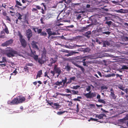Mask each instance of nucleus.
<instances>
[{
	"instance_id": "21",
	"label": "nucleus",
	"mask_w": 128,
	"mask_h": 128,
	"mask_svg": "<svg viewBox=\"0 0 128 128\" xmlns=\"http://www.w3.org/2000/svg\"><path fill=\"white\" fill-rule=\"evenodd\" d=\"M54 105L56 106L55 108L56 109H58L61 107L58 104V103H54Z\"/></svg>"
},
{
	"instance_id": "62",
	"label": "nucleus",
	"mask_w": 128,
	"mask_h": 128,
	"mask_svg": "<svg viewBox=\"0 0 128 128\" xmlns=\"http://www.w3.org/2000/svg\"><path fill=\"white\" fill-rule=\"evenodd\" d=\"M16 69L15 70H14L13 72V73L14 74V75H15L16 74V73L17 72V71H16Z\"/></svg>"
},
{
	"instance_id": "15",
	"label": "nucleus",
	"mask_w": 128,
	"mask_h": 128,
	"mask_svg": "<svg viewBox=\"0 0 128 128\" xmlns=\"http://www.w3.org/2000/svg\"><path fill=\"white\" fill-rule=\"evenodd\" d=\"M76 77L74 76L72 77H70L69 80V81L67 82V84L70 83L72 81H75Z\"/></svg>"
},
{
	"instance_id": "33",
	"label": "nucleus",
	"mask_w": 128,
	"mask_h": 128,
	"mask_svg": "<svg viewBox=\"0 0 128 128\" xmlns=\"http://www.w3.org/2000/svg\"><path fill=\"white\" fill-rule=\"evenodd\" d=\"M124 10L122 9H121L119 10H116V12H117L121 13H125V12H124L122 11V10Z\"/></svg>"
},
{
	"instance_id": "23",
	"label": "nucleus",
	"mask_w": 128,
	"mask_h": 128,
	"mask_svg": "<svg viewBox=\"0 0 128 128\" xmlns=\"http://www.w3.org/2000/svg\"><path fill=\"white\" fill-rule=\"evenodd\" d=\"M2 60L0 61V63H2V62L4 63L5 62H7V61L6 57H3L2 58Z\"/></svg>"
},
{
	"instance_id": "57",
	"label": "nucleus",
	"mask_w": 128,
	"mask_h": 128,
	"mask_svg": "<svg viewBox=\"0 0 128 128\" xmlns=\"http://www.w3.org/2000/svg\"><path fill=\"white\" fill-rule=\"evenodd\" d=\"M26 65L28 66H32L33 65V64L32 63H28L26 64Z\"/></svg>"
},
{
	"instance_id": "6",
	"label": "nucleus",
	"mask_w": 128,
	"mask_h": 128,
	"mask_svg": "<svg viewBox=\"0 0 128 128\" xmlns=\"http://www.w3.org/2000/svg\"><path fill=\"white\" fill-rule=\"evenodd\" d=\"M13 40L10 39L9 40L6 41L5 42L2 44V46H7L12 44L13 42Z\"/></svg>"
},
{
	"instance_id": "45",
	"label": "nucleus",
	"mask_w": 128,
	"mask_h": 128,
	"mask_svg": "<svg viewBox=\"0 0 128 128\" xmlns=\"http://www.w3.org/2000/svg\"><path fill=\"white\" fill-rule=\"evenodd\" d=\"M6 20L9 21L10 22H11V20L9 16H6Z\"/></svg>"
},
{
	"instance_id": "14",
	"label": "nucleus",
	"mask_w": 128,
	"mask_h": 128,
	"mask_svg": "<svg viewBox=\"0 0 128 128\" xmlns=\"http://www.w3.org/2000/svg\"><path fill=\"white\" fill-rule=\"evenodd\" d=\"M91 34V32L90 31H88L86 32L84 34L85 36H86L87 38H89L90 37Z\"/></svg>"
},
{
	"instance_id": "39",
	"label": "nucleus",
	"mask_w": 128,
	"mask_h": 128,
	"mask_svg": "<svg viewBox=\"0 0 128 128\" xmlns=\"http://www.w3.org/2000/svg\"><path fill=\"white\" fill-rule=\"evenodd\" d=\"M67 80V78L66 77H65L64 80H62L64 85L65 84Z\"/></svg>"
},
{
	"instance_id": "29",
	"label": "nucleus",
	"mask_w": 128,
	"mask_h": 128,
	"mask_svg": "<svg viewBox=\"0 0 128 128\" xmlns=\"http://www.w3.org/2000/svg\"><path fill=\"white\" fill-rule=\"evenodd\" d=\"M46 30L48 34H51L52 33V32L51 31V28H49L46 29Z\"/></svg>"
},
{
	"instance_id": "4",
	"label": "nucleus",
	"mask_w": 128,
	"mask_h": 128,
	"mask_svg": "<svg viewBox=\"0 0 128 128\" xmlns=\"http://www.w3.org/2000/svg\"><path fill=\"white\" fill-rule=\"evenodd\" d=\"M84 96L88 98H91L96 96V94L95 92H91L90 91L88 93L84 94Z\"/></svg>"
},
{
	"instance_id": "46",
	"label": "nucleus",
	"mask_w": 128,
	"mask_h": 128,
	"mask_svg": "<svg viewBox=\"0 0 128 128\" xmlns=\"http://www.w3.org/2000/svg\"><path fill=\"white\" fill-rule=\"evenodd\" d=\"M60 34L58 32H52V35H59Z\"/></svg>"
},
{
	"instance_id": "28",
	"label": "nucleus",
	"mask_w": 128,
	"mask_h": 128,
	"mask_svg": "<svg viewBox=\"0 0 128 128\" xmlns=\"http://www.w3.org/2000/svg\"><path fill=\"white\" fill-rule=\"evenodd\" d=\"M65 68L68 72L70 71L71 69L70 66L68 64H67Z\"/></svg>"
},
{
	"instance_id": "16",
	"label": "nucleus",
	"mask_w": 128,
	"mask_h": 128,
	"mask_svg": "<svg viewBox=\"0 0 128 128\" xmlns=\"http://www.w3.org/2000/svg\"><path fill=\"white\" fill-rule=\"evenodd\" d=\"M32 45L33 48H35L36 49H37L38 50L39 49V48L34 41H33L32 42Z\"/></svg>"
},
{
	"instance_id": "3",
	"label": "nucleus",
	"mask_w": 128,
	"mask_h": 128,
	"mask_svg": "<svg viewBox=\"0 0 128 128\" xmlns=\"http://www.w3.org/2000/svg\"><path fill=\"white\" fill-rule=\"evenodd\" d=\"M50 73L52 74L53 76H54L55 74H58L57 77H58L60 75L62 72L61 68L57 66L56 65L54 66L53 70L50 71Z\"/></svg>"
},
{
	"instance_id": "5",
	"label": "nucleus",
	"mask_w": 128,
	"mask_h": 128,
	"mask_svg": "<svg viewBox=\"0 0 128 128\" xmlns=\"http://www.w3.org/2000/svg\"><path fill=\"white\" fill-rule=\"evenodd\" d=\"M30 50L31 51L30 53V56L33 58L36 61H37L38 59V55L36 54V52L35 51L32 50L31 48Z\"/></svg>"
},
{
	"instance_id": "26",
	"label": "nucleus",
	"mask_w": 128,
	"mask_h": 128,
	"mask_svg": "<svg viewBox=\"0 0 128 128\" xmlns=\"http://www.w3.org/2000/svg\"><path fill=\"white\" fill-rule=\"evenodd\" d=\"M128 119V118L127 117H125L122 119H120V122H124L126 120H127Z\"/></svg>"
},
{
	"instance_id": "18",
	"label": "nucleus",
	"mask_w": 128,
	"mask_h": 128,
	"mask_svg": "<svg viewBox=\"0 0 128 128\" xmlns=\"http://www.w3.org/2000/svg\"><path fill=\"white\" fill-rule=\"evenodd\" d=\"M42 56H44V57H45L46 56V50L45 49V47H44L43 48V50L42 51Z\"/></svg>"
},
{
	"instance_id": "24",
	"label": "nucleus",
	"mask_w": 128,
	"mask_h": 128,
	"mask_svg": "<svg viewBox=\"0 0 128 128\" xmlns=\"http://www.w3.org/2000/svg\"><path fill=\"white\" fill-rule=\"evenodd\" d=\"M4 24L5 26L4 30L6 34H8L9 33V32L8 29V28L5 24Z\"/></svg>"
},
{
	"instance_id": "17",
	"label": "nucleus",
	"mask_w": 128,
	"mask_h": 128,
	"mask_svg": "<svg viewBox=\"0 0 128 128\" xmlns=\"http://www.w3.org/2000/svg\"><path fill=\"white\" fill-rule=\"evenodd\" d=\"M42 70H40L39 71L37 74L36 79H37L38 77L40 78L41 77V75L42 74Z\"/></svg>"
},
{
	"instance_id": "37",
	"label": "nucleus",
	"mask_w": 128,
	"mask_h": 128,
	"mask_svg": "<svg viewBox=\"0 0 128 128\" xmlns=\"http://www.w3.org/2000/svg\"><path fill=\"white\" fill-rule=\"evenodd\" d=\"M108 88V87L106 86H101V90H103L104 89H107Z\"/></svg>"
},
{
	"instance_id": "51",
	"label": "nucleus",
	"mask_w": 128,
	"mask_h": 128,
	"mask_svg": "<svg viewBox=\"0 0 128 128\" xmlns=\"http://www.w3.org/2000/svg\"><path fill=\"white\" fill-rule=\"evenodd\" d=\"M90 120H92L94 121H97L98 119H96L94 118H91Z\"/></svg>"
},
{
	"instance_id": "64",
	"label": "nucleus",
	"mask_w": 128,
	"mask_h": 128,
	"mask_svg": "<svg viewBox=\"0 0 128 128\" xmlns=\"http://www.w3.org/2000/svg\"><path fill=\"white\" fill-rule=\"evenodd\" d=\"M44 76H47V78H50V77L48 75L47 73L46 72H45L44 73Z\"/></svg>"
},
{
	"instance_id": "55",
	"label": "nucleus",
	"mask_w": 128,
	"mask_h": 128,
	"mask_svg": "<svg viewBox=\"0 0 128 128\" xmlns=\"http://www.w3.org/2000/svg\"><path fill=\"white\" fill-rule=\"evenodd\" d=\"M41 23L42 24H44V22H43V18H41L40 19Z\"/></svg>"
},
{
	"instance_id": "22",
	"label": "nucleus",
	"mask_w": 128,
	"mask_h": 128,
	"mask_svg": "<svg viewBox=\"0 0 128 128\" xmlns=\"http://www.w3.org/2000/svg\"><path fill=\"white\" fill-rule=\"evenodd\" d=\"M86 60V59H84L82 60V62L83 63V65L84 66H88V65H86V64L88 63V62H85V60Z\"/></svg>"
},
{
	"instance_id": "47",
	"label": "nucleus",
	"mask_w": 128,
	"mask_h": 128,
	"mask_svg": "<svg viewBox=\"0 0 128 128\" xmlns=\"http://www.w3.org/2000/svg\"><path fill=\"white\" fill-rule=\"evenodd\" d=\"M66 92L67 93H72L71 91L69 89H66Z\"/></svg>"
},
{
	"instance_id": "36",
	"label": "nucleus",
	"mask_w": 128,
	"mask_h": 128,
	"mask_svg": "<svg viewBox=\"0 0 128 128\" xmlns=\"http://www.w3.org/2000/svg\"><path fill=\"white\" fill-rule=\"evenodd\" d=\"M121 69L122 70H127L128 69V67L126 65H124L122 66Z\"/></svg>"
},
{
	"instance_id": "2",
	"label": "nucleus",
	"mask_w": 128,
	"mask_h": 128,
	"mask_svg": "<svg viewBox=\"0 0 128 128\" xmlns=\"http://www.w3.org/2000/svg\"><path fill=\"white\" fill-rule=\"evenodd\" d=\"M4 52L5 54L9 57H14V55L17 54V52L10 47L6 48Z\"/></svg>"
},
{
	"instance_id": "27",
	"label": "nucleus",
	"mask_w": 128,
	"mask_h": 128,
	"mask_svg": "<svg viewBox=\"0 0 128 128\" xmlns=\"http://www.w3.org/2000/svg\"><path fill=\"white\" fill-rule=\"evenodd\" d=\"M105 24H108V26L110 27L112 23V22L111 21H106L105 23Z\"/></svg>"
},
{
	"instance_id": "13",
	"label": "nucleus",
	"mask_w": 128,
	"mask_h": 128,
	"mask_svg": "<svg viewBox=\"0 0 128 128\" xmlns=\"http://www.w3.org/2000/svg\"><path fill=\"white\" fill-rule=\"evenodd\" d=\"M104 114H101L99 115L97 114L96 116V117L100 119H102L104 116H105Z\"/></svg>"
},
{
	"instance_id": "10",
	"label": "nucleus",
	"mask_w": 128,
	"mask_h": 128,
	"mask_svg": "<svg viewBox=\"0 0 128 128\" xmlns=\"http://www.w3.org/2000/svg\"><path fill=\"white\" fill-rule=\"evenodd\" d=\"M42 29L41 28H39L38 30V34H40V35L43 36L44 37H46L47 36V34L44 31L42 32Z\"/></svg>"
},
{
	"instance_id": "30",
	"label": "nucleus",
	"mask_w": 128,
	"mask_h": 128,
	"mask_svg": "<svg viewBox=\"0 0 128 128\" xmlns=\"http://www.w3.org/2000/svg\"><path fill=\"white\" fill-rule=\"evenodd\" d=\"M82 97L81 96H78L77 98H75L73 99V100L75 101H78L79 102H80V100L79 99H82Z\"/></svg>"
},
{
	"instance_id": "43",
	"label": "nucleus",
	"mask_w": 128,
	"mask_h": 128,
	"mask_svg": "<svg viewBox=\"0 0 128 128\" xmlns=\"http://www.w3.org/2000/svg\"><path fill=\"white\" fill-rule=\"evenodd\" d=\"M32 12H36L37 13H38V12L37 9L36 8H33L32 9Z\"/></svg>"
},
{
	"instance_id": "35",
	"label": "nucleus",
	"mask_w": 128,
	"mask_h": 128,
	"mask_svg": "<svg viewBox=\"0 0 128 128\" xmlns=\"http://www.w3.org/2000/svg\"><path fill=\"white\" fill-rule=\"evenodd\" d=\"M18 36H19L20 37V39H21L22 38H22L23 36L22 34H21L20 32L19 31H18Z\"/></svg>"
},
{
	"instance_id": "40",
	"label": "nucleus",
	"mask_w": 128,
	"mask_h": 128,
	"mask_svg": "<svg viewBox=\"0 0 128 128\" xmlns=\"http://www.w3.org/2000/svg\"><path fill=\"white\" fill-rule=\"evenodd\" d=\"M65 112V111H64L63 112H57V114L58 115H61L62 114L64 113Z\"/></svg>"
},
{
	"instance_id": "50",
	"label": "nucleus",
	"mask_w": 128,
	"mask_h": 128,
	"mask_svg": "<svg viewBox=\"0 0 128 128\" xmlns=\"http://www.w3.org/2000/svg\"><path fill=\"white\" fill-rule=\"evenodd\" d=\"M74 64L77 67L79 68L80 66L78 65L76 63L74 62Z\"/></svg>"
},
{
	"instance_id": "38",
	"label": "nucleus",
	"mask_w": 128,
	"mask_h": 128,
	"mask_svg": "<svg viewBox=\"0 0 128 128\" xmlns=\"http://www.w3.org/2000/svg\"><path fill=\"white\" fill-rule=\"evenodd\" d=\"M111 32H110L108 31V32H102V34H106L107 35H109L110 34Z\"/></svg>"
},
{
	"instance_id": "11",
	"label": "nucleus",
	"mask_w": 128,
	"mask_h": 128,
	"mask_svg": "<svg viewBox=\"0 0 128 128\" xmlns=\"http://www.w3.org/2000/svg\"><path fill=\"white\" fill-rule=\"evenodd\" d=\"M78 53L79 52H76L75 50L72 51L70 52L69 54L65 55V56L68 57L73 55L74 54H78Z\"/></svg>"
},
{
	"instance_id": "58",
	"label": "nucleus",
	"mask_w": 128,
	"mask_h": 128,
	"mask_svg": "<svg viewBox=\"0 0 128 128\" xmlns=\"http://www.w3.org/2000/svg\"><path fill=\"white\" fill-rule=\"evenodd\" d=\"M116 75L117 77H119L120 78V77L122 76V75H120L118 74H116Z\"/></svg>"
},
{
	"instance_id": "25",
	"label": "nucleus",
	"mask_w": 128,
	"mask_h": 128,
	"mask_svg": "<svg viewBox=\"0 0 128 128\" xmlns=\"http://www.w3.org/2000/svg\"><path fill=\"white\" fill-rule=\"evenodd\" d=\"M24 22H26V23L27 24H29V22L28 21V19H26V15H24Z\"/></svg>"
},
{
	"instance_id": "52",
	"label": "nucleus",
	"mask_w": 128,
	"mask_h": 128,
	"mask_svg": "<svg viewBox=\"0 0 128 128\" xmlns=\"http://www.w3.org/2000/svg\"><path fill=\"white\" fill-rule=\"evenodd\" d=\"M91 89V88L90 86H88L86 88V90L87 91H89Z\"/></svg>"
},
{
	"instance_id": "19",
	"label": "nucleus",
	"mask_w": 128,
	"mask_h": 128,
	"mask_svg": "<svg viewBox=\"0 0 128 128\" xmlns=\"http://www.w3.org/2000/svg\"><path fill=\"white\" fill-rule=\"evenodd\" d=\"M30 28L34 30L35 32L36 33L37 32L38 33V30L39 29L38 28H34V26H32L30 27Z\"/></svg>"
},
{
	"instance_id": "9",
	"label": "nucleus",
	"mask_w": 128,
	"mask_h": 128,
	"mask_svg": "<svg viewBox=\"0 0 128 128\" xmlns=\"http://www.w3.org/2000/svg\"><path fill=\"white\" fill-rule=\"evenodd\" d=\"M22 46L23 48H25L27 46V42L24 38L19 39Z\"/></svg>"
},
{
	"instance_id": "1",
	"label": "nucleus",
	"mask_w": 128,
	"mask_h": 128,
	"mask_svg": "<svg viewBox=\"0 0 128 128\" xmlns=\"http://www.w3.org/2000/svg\"><path fill=\"white\" fill-rule=\"evenodd\" d=\"M26 100V98L22 96H20L14 98L12 101L8 100L7 102L8 104L12 105L22 103Z\"/></svg>"
},
{
	"instance_id": "49",
	"label": "nucleus",
	"mask_w": 128,
	"mask_h": 128,
	"mask_svg": "<svg viewBox=\"0 0 128 128\" xmlns=\"http://www.w3.org/2000/svg\"><path fill=\"white\" fill-rule=\"evenodd\" d=\"M79 105L78 104L76 105V111L78 112L79 110Z\"/></svg>"
},
{
	"instance_id": "7",
	"label": "nucleus",
	"mask_w": 128,
	"mask_h": 128,
	"mask_svg": "<svg viewBox=\"0 0 128 128\" xmlns=\"http://www.w3.org/2000/svg\"><path fill=\"white\" fill-rule=\"evenodd\" d=\"M38 63L42 65L44 64L46 62L45 57L42 56L40 58H38Z\"/></svg>"
},
{
	"instance_id": "61",
	"label": "nucleus",
	"mask_w": 128,
	"mask_h": 128,
	"mask_svg": "<svg viewBox=\"0 0 128 128\" xmlns=\"http://www.w3.org/2000/svg\"><path fill=\"white\" fill-rule=\"evenodd\" d=\"M100 98V95L99 94H98L96 97L98 99V100H100V99H101Z\"/></svg>"
},
{
	"instance_id": "63",
	"label": "nucleus",
	"mask_w": 128,
	"mask_h": 128,
	"mask_svg": "<svg viewBox=\"0 0 128 128\" xmlns=\"http://www.w3.org/2000/svg\"><path fill=\"white\" fill-rule=\"evenodd\" d=\"M83 50V49L82 48H81L78 49L77 50L78 51H82Z\"/></svg>"
},
{
	"instance_id": "20",
	"label": "nucleus",
	"mask_w": 128,
	"mask_h": 128,
	"mask_svg": "<svg viewBox=\"0 0 128 128\" xmlns=\"http://www.w3.org/2000/svg\"><path fill=\"white\" fill-rule=\"evenodd\" d=\"M107 28L105 27H104L99 28L98 30L99 32H104V31H106L107 30Z\"/></svg>"
},
{
	"instance_id": "56",
	"label": "nucleus",
	"mask_w": 128,
	"mask_h": 128,
	"mask_svg": "<svg viewBox=\"0 0 128 128\" xmlns=\"http://www.w3.org/2000/svg\"><path fill=\"white\" fill-rule=\"evenodd\" d=\"M54 85H56L57 86H60L59 84V82L58 81H57L55 83Z\"/></svg>"
},
{
	"instance_id": "41",
	"label": "nucleus",
	"mask_w": 128,
	"mask_h": 128,
	"mask_svg": "<svg viewBox=\"0 0 128 128\" xmlns=\"http://www.w3.org/2000/svg\"><path fill=\"white\" fill-rule=\"evenodd\" d=\"M16 4H17V5L20 6H22V4L18 1L17 0H16Z\"/></svg>"
},
{
	"instance_id": "42",
	"label": "nucleus",
	"mask_w": 128,
	"mask_h": 128,
	"mask_svg": "<svg viewBox=\"0 0 128 128\" xmlns=\"http://www.w3.org/2000/svg\"><path fill=\"white\" fill-rule=\"evenodd\" d=\"M80 87V86L78 85H77L76 86H73V88L75 90H76L78 88H79Z\"/></svg>"
},
{
	"instance_id": "60",
	"label": "nucleus",
	"mask_w": 128,
	"mask_h": 128,
	"mask_svg": "<svg viewBox=\"0 0 128 128\" xmlns=\"http://www.w3.org/2000/svg\"><path fill=\"white\" fill-rule=\"evenodd\" d=\"M6 66L5 64H0V66L2 67H5Z\"/></svg>"
},
{
	"instance_id": "12",
	"label": "nucleus",
	"mask_w": 128,
	"mask_h": 128,
	"mask_svg": "<svg viewBox=\"0 0 128 128\" xmlns=\"http://www.w3.org/2000/svg\"><path fill=\"white\" fill-rule=\"evenodd\" d=\"M56 59L57 58H51L50 60V64L52 65L53 64L55 63L56 61Z\"/></svg>"
},
{
	"instance_id": "8",
	"label": "nucleus",
	"mask_w": 128,
	"mask_h": 128,
	"mask_svg": "<svg viewBox=\"0 0 128 128\" xmlns=\"http://www.w3.org/2000/svg\"><path fill=\"white\" fill-rule=\"evenodd\" d=\"M26 35L28 40H29L30 38L32 36V32L31 29L30 28L26 30Z\"/></svg>"
},
{
	"instance_id": "48",
	"label": "nucleus",
	"mask_w": 128,
	"mask_h": 128,
	"mask_svg": "<svg viewBox=\"0 0 128 128\" xmlns=\"http://www.w3.org/2000/svg\"><path fill=\"white\" fill-rule=\"evenodd\" d=\"M79 68H80L81 69L82 71L83 72H84L85 69L82 66H80Z\"/></svg>"
},
{
	"instance_id": "32",
	"label": "nucleus",
	"mask_w": 128,
	"mask_h": 128,
	"mask_svg": "<svg viewBox=\"0 0 128 128\" xmlns=\"http://www.w3.org/2000/svg\"><path fill=\"white\" fill-rule=\"evenodd\" d=\"M72 94H78V91H75L74 90H72L71 91Z\"/></svg>"
},
{
	"instance_id": "31",
	"label": "nucleus",
	"mask_w": 128,
	"mask_h": 128,
	"mask_svg": "<svg viewBox=\"0 0 128 128\" xmlns=\"http://www.w3.org/2000/svg\"><path fill=\"white\" fill-rule=\"evenodd\" d=\"M110 96L114 99H115L116 98V97L114 92H111Z\"/></svg>"
},
{
	"instance_id": "54",
	"label": "nucleus",
	"mask_w": 128,
	"mask_h": 128,
	"mask_svg": "<svg viewBox=\"0 0 128 128\" xmlns=\"http://www.w3.org/2000/svg\"><path fill=\"white\" fill-rule=\"evenodd\" d=\"M27 6V5H26V6L24 7H23V8L22 7H20L19 8L21 10H24L25 8H26V6Z\"/></svg>"
},
{
	"instance_id": "59",
	"label": "nucleus",
	"mask_w": 128,
	"mask_h": 128,
	"mask_svg": "<svg viewBox=\"0 0 128 128\" xmlns=\"http://www.w3.org/2000/svg\"><path fill=\"white\" fill-rule=\"evenodd\" d=\"M36 8L38 10H40L41 9V8L39 6H36Z\"/></svg>"
},
{
	"instance_id": "44",
	"label": "nucleus",
	"mask_w": 128,
	"mask_h": 128,
	"mask_svg": "<svg viewBox=\"0 0 128 128\" xmlns=\"http://www.w3.org/2000/svg\"><path fill=\"white\" fill-rule=\"evenodd\" d=\"M24 69L26 72L28 71V68L26 66H25L24 67Z\"/></svg>"
},
{
	"instance_id": "53",
	"label": "nucleus",
	"mask_w": 128,
	"mask_h": 128,
	"mask_svg": "<svg viewBox=\"0 0 128 128\" xmlns=\"http://www.w3.org/2000/svg\"><path fill=\"white\" fill-rule=\"evenodd\" d=\"M123 39L125 41H128V37L126 36H124Z\"/></svg>"
},
{
	"instance_id": "34",
	"label": "nucleus",
	"mask_w": 128,
	"mask_h": 128,
	"mask_svg": "<svg viewBox=\"0 0 128 128\" xmlns=\"http://www.w3.org/2000/svg\"><path fill=\"white\" fill-rule=\"evenodd\" d=\"M98 101L104 104H106V102L104 100H102L101 99H100V100H98Z\"/></svg>"
}]
</instances>
